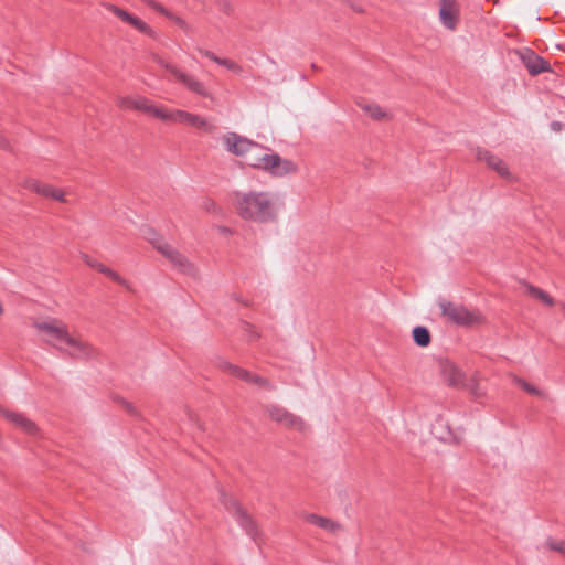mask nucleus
<instances>
[{
  "label": "nucleus",
  "instance_id": "obj_1",
  "mask_svg": "<svg viewBox=\"0 0 565 565\" xmlns=\"http://www.w3.org/2000/svg\"><path fill=\"white\" fill-rule=\"evenodd\" d=\"M233 204L237 215L248 222L270 223L278 217V203L268 191H235Z\"/></svg>",
  "mask_w": 565,
  "mask_h": 565
},
{
  "label": "nucleus",
  "instance_id": "obj_2",
  "mask_svg": "<svg viewBox=\"0 0 565 565\" xmlns=\"http://www.w3.org/2000/svg\"><path fill=\"white\" fill-rule=\"evenodd\" d=\"M38 331L45 334V341L58 350H64L63 345H67V354L73 359H88L93 355L94 349L82 342L68 333L64 323L55 319L50 321L36 322Z\"/></svg>",
  "mask_w": 565,
  "mask_h": 565
},
{
  "label": "nucleus",
  "instance_id": "obj_3",
  "mask_svg": "<svg viewBox=\"0 0 565 565\" xmlns=\"http://www.w3.org/2000/svg\"><path fill=\"white\" fill-rule=\"evenodd\" d=\"M438 306L441 316L451 323L460 327H472L482 322L483 318L479 310H470L463 305L455 303L452 301L440 298Z\"/></svg>",
  "mask_w": 565,
  "mask_h": 565
},
{
  "label": "nucleus",
  "instance_id": "obj_4",
  "mask_svg": "<svg viewBox=\"0 0 565 565\" xmlns=\"http://www.w3.org/2000/svg\"><path fill=\"white\" fill-rule=\"evenodd\" d=\"M150 244L163 255L172 265V267L181 274L195 277L198 275L196 266L172 245L163 238H150Z\"/></svg>",
  "mask_w": 565,
  "mask_h": 565
},
{
  "label": "nucleus",
  "instance_id": "obj_5",
  "mask_svg": "<svg viewBox=\"0 0 565 565\" xmlns=\"http://www.w3.org/2000/svg\"><path fill=\"white\" fill-rule=\"evenodd\" d=\"M220 502L226 509V511L235 519L237 524L245 531V533L252 537L255 543L257 542L258 530L250 518V515L242 508V505L232 497L225 493L223 489H220Z\"/></svg>",
  "mask_w": 565,
  "mask_h": 565
},
{
  "label": "nucleus",
  "instance_id": "obj_6",
  "mask_svg": "<svg viewBox=\"0 0 565 565\" xmlns=\"http://www.w3.org/2000/svg\"><path fill=\"white\" fill-rule=\"evenodd\" d=\"M249 166L264 170L274 177H284L297 171V166L277 153H262L258 161H250Z\"/></svg>",
  "mask_w": 565,
  "mask_h": 565
},
{
  "label": "nucleus",
  "instance_id": "obj_7",
  "mask_svg": "<svg viewBox=\"0 0 565 565\" xmlns=\"http://www.w3.org/2000/svg\"><path fill=\"white\" fill-rule=\"evenodd\" d=\"M118 106L122 109H135L166 121L169 110L153 105L146 97L125 96L118 99Z\"/></svg>",
  "mask_w": 565,
  "mask_h": 565
},
{
  "label": "nucleus",
  "instance_id": "obj_8",
  "mask_svg": "<svg viewBox=\"0 0 565 565\" xmlns=\"http://www.w3.org/2000/svg\"><path fill=\"white\" fill-rule=\"evenodd\" d=\"M157 63L166 71H168L172 76H174L177 81L181 82L192 93L206 98L212 97L205 85L192 75L181 72L179 68L160 57L157 58Z\"/></svg>",
  "mask_w": 565,
  "mask_h": 565
},
{
  "label": "nucleus",
  "instance_id": "obj_9",
  "mask_svg": "<svg viewBox=\"0 0 565 565\" xmlns=\"http://www.w3.org/2000/svg\"><path fill=\"white\" fill-rule=\"evenodd\" d=\"M166 121L185 124L207 134L216 130V126L206 118L181 109L169 110Z\"/></svg>",
  "mask_w": 565,
  "mask_h": 565
},
{
  "label": "nucleus",
  "instance_id": "obj_10",
  "mask_svg": "<svg viewBox=\"0 0 565 565\" xmlns=\"http://www.w3.org/2000/svg\"><path fill=\"white\" fill-rule=\"evenodd\" d=\"M266 412L271 420L276 422L281 426L292 428L299 431H303L306 429V423L301 417L290 413L289 411L279 405H267Z\"/></svg>",
  "mask_w": 565,
  "mask_h": 565
},
{
  "label": "nucleus",
  "instance_id": "obj_11",
  "mask_svg": "<svg viewBox=\"0 0 565 565\" xmlns=\"http://www.w3.org/2000/svg\"><path fill=\"white\" fill-rule=\"evenodd\" d=\"M223 143L228 152L238 157L252 153L255 150H262L256 142L242 137L236 132H227L223 137Z\"/></svg>",
  "mask_w": 565,
  "mask_h": 565
},
{
  "label": "nucleus",
  "instance_id": "obj_12",
  "mask_svg": "<svg viewBox=\"0 0 565 565\" xmlns=\"http://www.w3.org/2000/svg\"><path fill=\"white\" fill-rule=\"evenodd\" d=\"M459 3L457 0H439V20L444 28L454 31L459 22Z\"/></svg>",
  "mask_w": 565,
  "mask_h": 565
},
{
  "label": "nucleus",
  "instance_id": "obj_13",
  "mask_svg": "<svg viewBox=\"0 0 565 565\" xmlns=\"http://www.w3.org/2000/svg\"><path fill=\"white\" fill-rule=\"evenodd\" d=\"M519 54L522 63L532 76L550 71L548 62L534 51L526 49Z\"/></svg>",
  "mask_w": 565,
  "mask_h": 565
},
{
  "label": "nucleus",
  "instance_id": "obj_14",
  "mask_svg": "<svg viewBox=\"0 0 565 565\" xmlns=\"http://www.w3.org/2000/svg\"><path fill=\"white\" fill-rule=\"evenodd\" d=\"M476 159L478 161H484L489 168L494 170L499 175L504 179L511 178L510 171L505 162L499 157L492 154L490 151L481 148L476 150Z\"/></svg>",
  "mask_w": 565,
  "mask_h": 565
},
{
  "label": "nucleus",
  "instance_id": "obj_15",
  "mask_svg": "<svg viewBox=\"0 0 565 565\" xmlns=\"http://www.w3.org/2000/svg\"><path fill=\"white\" fill-rule=\"evenodd\" d=\"M0 415L14 424L17 427L21 428L28 435L36 436L39 434L36 424L21 413L10 412L0 405Z\"/></svg>",
  "mask_w": 565,
  "mask_h": 565
},
{
  "label": "nucleus",
  "instance_id": "obj_16",
  "mask_svg": "<svg viewBox=\"0 0 565 565\" xmlns=\"http://www.w3.org/2000/svg\"><path fill=\"white\" fill-rule=\"evenodd\" d=\"M443 380L452 387H459L463 383L462 372L450 361L441 360L439 363Z\"/></svg>",
  "mask_w": 565,
  "mask_h": 565
},
{
  "label": "nucleus",
  "instance_id": "obj_17",
  "mask_svg": "<svg viewBox=\"0 0 565 565\" xmlns=\"http://www.w3.org/2000/svg\"><path fill=\"white\" fill-rule=\"evenodd\" d=\"M216 366L228 373L230 375L236 377V379H239L246 383H249L250 381V377H252V372L238 366V365H235V364H232L231 362L226 361V360H223V359H218V361L216 362Z\"/></svg>",
  "mask_w": 565,
  "mask_h": 565
},
{
  "label": "nucleus",
  "instance_id": "obj_18",
  "mask_svg": "<svg viewBox=\"0 0 565 565\" xmlns=\"http://www.w3.org/2000/svg\"><path fill=\"white\" fill-rule=\"evenodd\" d=\"M307 521L313 525H317L321 529H324L329 532H337L340 529V524L332 521L331 519L323 518L313 513H310L306 516Z\"/></svg>",
  "mask_w": 565,
  "mask_h": 565
},
{
  "label": "nucleus",
  "instance_id": "obj_19",
  "mask_svg": "<svg viewBox=\"0 0 565 565\" xmlns=\"http://www.w3.org/2000/svg\"><path fill=\"white\" fill-rule=\"evenodd\" d=\"M414 342L420 347L426 348L431 341L430 332L426 327L417 326L412 331Z\"/></svg>",
  "mask_w": 565,
  "mask_h": 565
},
{
  "label": "nucleus",
  "instance_id": "obj_20",
  "mask_svg": "<svg viewBox=\"0 0 565 565\" xmlns=\"http://www.w3.org/2000/svg\"><path fill=\"white\" fill-rule=\"evenodd\" d=\"M360 106L374 120L390 118V115L377 104H363Z\"/></svg>",
  "mask_w": 565,
  "mask_h": 565
},
{
  "label": "nucleus",
  "instance_id": "obj_21",
  "mask_svg": "<svg viewBox=\"0 0 565 565\" xmlns=\"http://www.w3.org/2000/svg\"><path fill=\"white\" fill-rule=\"evenodd\" d=\"M24 186L36 194H40L42 196L49 198L50 192L52 191V185L42 183L35 179H30L25 181Z\"/></svg>",
  "mask_w": 565,
  "mask_h": 565
},
{
  "label": "nucleus",
  "instance_id": "obj_22",
  "mask_svg": "<svg viewBox=\"0 0 565 565\" xmlns=\"http://www.w3.org/2000/svg\"><path fill=\"white\" fill-rule=\"evenodd\" d=\"M526 290H527L529 295L541 300L546 306H553L555 303L554 299L547 292H545L544 290H542L533 285L527 284Z\"/></svg>",
  "mask_w": 565,
  "mask_h": 565
},
{
  "label": "nucleus",
  "instance_id": "obj_23",
  "mask_svg": "<svg viewBox=\"0 0 565 565\" xmlns=\"http://www.w3.org/2000/svg\"><path fill=\"white\" fill-rule=\"evenodd\" d=\"M98 271L106 275L107 277H109L110 279H113L114 281H116L117 284L128 288V282L126 279H124L121 276H119L116 271H114L113 269H110L109 267L105 266V265H102L98 267Z\"/></svg>",
  "mask_w": 565,
  "mask_h": 565
},
{
  "label": "nucleus",
  "instance_id": "obj_24",
  "mask_svg": "<svg viewBox=\"0 0 565 565\" xmlns=\"http://www.w3.org/2000/svg\"><path fill=\"white\" fill-rule=\"evenodd\" d=\"M98 271L106 275L107 277H109L110 279H113L114 281H116L117 284L128 288V282L126 279H124L121 276H119L116 271H114L113 269H110L109 267L105 266V265H102L98 267Z\"/></svg>",
  "mask_w": 565,
  "mask_h": 565
},
{
  "label": "nucleus",
  "instance_id": "obj_25",
  "mask_svg": "<svg viewBox=\"0 0 565 565\" xmlns=\"http://www.w3.org/2000/svg\"><path fill=\"white\" fill-rule=\"evenodd\" d=\"M544 546L551 551L565 555V540L557 541L552 537H547V540L544 543Z\"/></svg>",
  "mask_w": 565,
  "mask_h": 565
},
{
  "label": "nucleus",
  "instance_id": "obj_26",
  "mask_svg": "<svg viewBox=\"0 0 565 565\" xmlns=\"http://www.w3.org/2000/svg\"><path fill=\"white\" fill-rule=\"evenodd\" d=\"M515 382L529 394L531 395H536V396H542L543 393L537 388L535 387L534 385L530 384L529 382H526L525 380L523 379H520V377H516L515 379Z\"/></svg>",
  "mask_w": 565,
  "mask_h": 565
},
{
  "label": "nucleus",
  "instance_id": "obj_27",
  "mask_svg": "<svg viewBox=\"0 0 565 565\" xmlns=\"http://www.w3.org/2000/svg\"><path fill=\"white\" fill-rule=\"evenodd\" d=\"M249 384L257 385L258 387L265 388V390H274V386L265 379L257 374H252Z\"/></svg>",
  "mask_w": 565,
  "mask_h": 565
},
{
  "label": "nucleus",
  "instance_id": "obj_28",
  "mask_svg": "<svg viewBox=\"0 0 565 565\" xmlns=\"http://www.w3.org/2000/svg\"><path fill=\"white\" fill-rule=\"evenodd\" d=\"M129 24L142 33L151 32L150 26L146 22L140 20L138 17L132 15L131 20L129 21Z\"/></svg>",
  "mask_w": 565,
  "mask_h": 565
},
{
  "label": "nucleus",
  "instance_id": "obj_29",
  "mask_svg": "<svg viewBox=\"0 0 565 565\" xmlns=\"http://www.w3.org/2000/svg\"><path fill=\"white\" fill-rule=\"evenodd\" d=\"M243 331L248 341H253L259 338L258 331L248 322H243Z\"/></svg>",
  "mask_w": 565,
  "mask_h": 565
},
{
  "label": "nucleus",
  "instance_id": "obj_30",
  "mask_svg": "<svg viewBox=\"0 0 565 565\" xmlns=\"http://www.w3.org/2000/svg\"><path fill=\"white\" fill-rule=\"evenodd\" d=\"M217 64L226 67L227 70H230L234 73H237V74L242 73V67L232 60L221 57Z\"/></svg>",
  "mask_w": 565,
  "mask_h": 565
},
{
  "label": "nucleus",
  "instance_id": "obj_31",
  "mask_svg": "<svg viewBox=\"0 0 565 565\" xmlns=\"http://www.w3.org/2000/svg\"><path fill=\"white\" fill-rule=\"evenodd\" d=\"M109 10L116 15L118 17L120 20L129 23V21L131 20V17L132 14H130L129 12L125 11L124 9H120L116 6H109Z\"/></svg>",
  "mask_w": 565,
  "mask_h": 565
},
{
  "label": "nucleus",
  "instance_id": "obj_32",
  "mask_svg": "<svg viewBox=\"0 0 565 565\" xmlns=\"http://www.w3.org/2000/svg\"><path fill=\"white\" fill-rule=\"evenodd\" d=\"M51 199H54L56 201H60V202H66L65 198H64V193L61 189H57V188H53L52 186V191L50 192V196Z\"/></svg>",
  "mask_w": 565,
  "mask_h": 565
},
{
  "label": "nucleus",
  "instance_id": "obj_33",
  "mask_svg": "<svg viewBox=\"0 0 565 565\" xmlns=\"http://www.w3.org/2000/svg\"><path fill=\"white\" fill-rule=\"evenodd\" d=\"M151 8H153L154 10L161 12L162 14L169 17V18H172V15L161 6L159 4L158 2H156L154 0H145Z\"/></svg>",
  "mask_w": 565,
  "mask_h": 565
},
{
  "label": "nucleus",
  "instance_id": "obj_34",
  "mask_svg": "<svg viewBox=\"0 0 565 565\" xmlns=\"http://www.w3.org/2000/svg\"><path fill=\"white\" fill-rule=\"evenodd\" d=\"M204 209L207 211V212H212V213H220L221 212V207L212 200H207L204 202Z\"/></svg>",
  "mask_w": 565,
  "mask_h": 565
},
{
  "label": "nucleus",
  "instance_id": "obj_35",
  "mask_svg": "<svg viewBox=\"0 0 565 565\" xmlns=\"http://www.w3.org/2000/svg\"><path fill=\"white\" fill-rule=\"evenodd\" d=\"M84 258V262L86 263V265H88L89 267L98 270V267L102 266L103 264L97 262L96 259H93L92 257H89L88 255H84L83 256Z\"/></svg>",
  "mask_w": 565,
  "mask_h": 565
},
{
  "label": "nucleus",
  "instance_id": "obj_36",
  "mask_svg": "<svg viewBox=\"0 0 565 565\" xmlns=\"http://www.w3.org/2000/svg\"><path fill=\"white\" fill-rule=\"evenodd\" d=\"M199 52H200L203 56H205V57L210 58L211 61L215 62L216 64L218 63V61H220V58H221V57L216 56L213 52L207 51V50H202V49H200V50H199Z\"/></svg>",
  "mask_w": 565,
  "mask_h": 565
},
{
  "label": "nucleus",
  "instance_id": "obj_37",
  "mask_svg": "<svg viewBox=\"0 0 565 565\" xmlns=\"http://www.w3.org/2000/svg\"><path fill=\"white\" fill-rule=\"evenodd\" d=\"M220 10L223 11L224 13H226V14H231L232 13L231 4H230V2H227L225 0H222L220 2Z\"/></svg>",
  "mask_w": 565,
  "mask_h": 565
},
{
  "label": "nucleus",
  "instance_id": "obj_38",
  "mask_svg": "<svg viewBox=\"0 0 565 565\" xmlns=\"http://www.w3.org/2000/svg\"><path fill=\"white\" fill-rule=\"evenodd\" d=\"M157 237L158 238H163L154 230L148 228V231H147V239L150 242V238H157Z\"/></svg>",
  "mask_w": 565,
  "mask_h": 565
},
{
  "label": "nucleus",
  "instance_id": "obj_39",
  "mask_svg": "<svg viewBox=\"0 0 565 565\" xmlns=\"http://www.w3.org/2000/svg\"><path fill=\"white\" fill-rule=\"evenodd\" d=\"M0 147L3 149H9V141L0 135Z\"/></svg>",
  "mask_w": 565,
  "mask_h": 565
},
{
  "label": "nucleus",
  "instance_id": "obj_40",
  "mask_svg": "<svg viewBox=\"0 0 565 565\" xmlns=\"http://www.w3.org/2000/svg\"><path fill=\"white\" fill-rule=\"evenodd\" d=\"M217 230H218L220 233L225 234V235H231L232 234L231 228H228L226 226H218Z\"/></svg>",
  "mask_w": 565,
  "mask_h": 565
},
{
  "label": "nucleus",
  "instance_id": "obj_41",
  "mask_svg": "<svg viewBox=\"0 0 565 565\" xmlns=\"http://www.w3.org/2000/svg\"><path fill=\"white\" fill-rule=\"evenodd\" d=\"M126 409L129 414H136L135 407L130 403H126Z\"/></svg>",
  "mask_w": 565,
  "mask_h": 565
},
{
  "label": "nucleus",
  "instance_id": "obj_42",
  "mask_svg": "<svg viewBox=\"0 0 565 565\" xmlns=\"http://www.w3.org/2000/svg\"><path fill=\"white\" fill-rule=\"evenodd\" d=\"M174 20L181 28H185L186 23L184 20H182L181 18H174Z\"/></svg>",
  "mask_w": 565,
  "mask_h": 565
},
{
  "label": "nucleus",
  "instance_id": "obj_43",
  "mask_svg": "<svg viewBox=\"0 0 565 565\" xmlns=\"http://www.w3.org/2000/svg\"><path fill=\"white\" fill-rule=\"evenodd\" d=\"M260 157V154H256V156H253V157H248L247 158V163L249 164L250 161H258V158Z\"/></svg>",
  "mask_w": 565,
  "mask_h": 565
},
{
  "label": "nucleus",
  "instance_id": "obj_44",
  "mask_svg": "<svg viewBox=\"0 0 565 565\" xmlns=\"http://www.w3.org/2000/svg\"><path fill=\"white\" fill-rule=\"evenodd\" d=\"M3 313V307H2V303L0 302V316Z\"/></svg>",
  "mask_w": 565,
  "mask_h": 565
},
{
  "label": "nucleus",
  "instance_id": "obj_45",
  "mask_svg": "<svg viewBox=\"0 0 565 565\" xmlns=\"http://www.w3.org/2000/svg\"><path fill=\"white\" fill-rule=\"evenodd\" d=\"M554 128H557L559 126V122H553Z\"/></svg>",
  "mask_w": 565,
  "mask_h": 565
},
{
  "label": "nucleus",
  "instance_id": "obj_46",
  "mask_svg": "<svg viewBox=\"0 0 565 565\" xmlns=\"http://www.w3.org/2000/svg\"><path fill=\"white\" fill-rule=\"evenodd\" d=\"M554 128H557L559 126V122H553Z\"/></svg>",
  "mask_w": 565,
  "mask_h": 565
}]
</instances>
